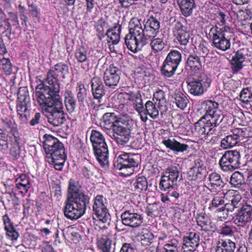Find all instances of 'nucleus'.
<instances>
[{"label":"nucleus","instance_id":"f8f14e48","mask_svg":"<svg viewBox=\"0 0 252 252\" xmlns=\"http://www.w3.org/2000/svg\"><path fill=\"white\" fill-rule=\"evenodd\" d=\"M107 200L102 195H97L94 199L93 212L95 218L102 222L110 220V215L107 208Z\"/></svg>","mask_w":252,"mask_h":252},{"label":"nucleus","instance_id":"f704fd0d","mask_svg":"<svg viewBox=\"0 0 252 252\" xmlns=\"http://www.w3.org/2000/svg\"><path fill=\"white\" fill-rule=\"evenodd\" d=\"M172 97L174 99L173 102L175 103L177 107L184 110L189 103V100L186 95L181 92L176 91Z\"/></svg>","mask_w":252,"mask_h":252},{"label":"nucleus","instance_id":"6e6d98bb","mask_svg":"<svg viewBox=\"0 0 252 252\" xmlns=\"http://www.w3.org/2000/svg\"><path fill=\"white\" fill-rule=\"evenodd\" d=\"M108 27V24L103 19H99L96 22V29L98 32V38L101 39L104 37L105 35L103 34L104 30Z\"/></svg>","mask_w":252,"mask_h":252},{"label":"nucleus","instance_id":"f257e3e1","mask_svg":"<svg viewBox=\"0 0 252 252\" xmlns=\"http://www.w3.org/2000/svg\"><path fill=\"white\" fill-rule=\"evenodd\" d=\"M53 73V71H50L48 74L49 85L40 84L37 86L35 96L48 122L54 126L58 127L65 123L66 114L59 97L60 83L55 78L50 79Z\"/></svg>","mask_w":252,"mask_h":252},{"label":"nucleus","instance_id":"a878e982","mask_svg":"<svg viewBox=\"0 0 252 252\" xmlns=\"http://www.w3.org/2000/svg\"><path fill=\"white\" fill-rule=\"evenodd\" d=\"M162 143L167 148L176 153H183L186 151L189 145L186 144L181 143L175 138H168L163 140Z\"/></svg>","mask_w":252,"mask_h":252},{"label":"nucleus","instance_id":"cd10ccee","mask_svg":"<svg viewBox=\"0 0 252 252\" xmlns=\"http://www.w3.org/2000/svg\"><path fill=\"white\" fill-rule=\"evenodd\" d=\"M18 101L17 104V112L27 113L28 110L27 104L29 102L28 93L21 89L18 92Z\"/></svg>","mask_w":252,"mask_h":252},{"label":"nucleus","instance_id":"0e129e2a","mask_svg":"<svg viewBox=\"0 0 252 252\" xmlns=\"http://www.w3.org/2000/svg\"><path fill=\"white\" fill-rule=\"evenodd\" d=\"M120 252H136V250L134 245L125 243L122 245Z\"/></svg>","mask_w":252,"mask_h":252},{"label":"nucleus","instance_id":"f03ea898","mask_svg":"<svg viewBox=\"0 0 252 252\" xmlns=\"http://www.w3.org/2000/svg\"><path fill=\"white\" fill-rule=\"evenodd\" d=\"M43 139V146L49 163L56 170L61 171L66 159L63 144L50 134H45Z\"/></svg>","mask_w":252,"mask_h":252},{"label":"nucleus","instance_id":"603ef678","mask_svg":"<svg viewBox=\"0 0 252 252\" xmlns=\"http://www.w3.org/2000/svg\"><path fill=\"white\" fill-rule=\"evenodd\" d=\"M195 129L199 134L202 135H212L213 133L210 128V126L206 120L204 121L198 126H195Z\"/></svg>","mask_w":252,"mask_h":252},{"label":"nucleus","instance_id":"69168bd1","mask_svg":"<svg viewBox=\"0 0 252 252\" xmlns=\"http://www.w3.org/2000/svg\"><path fill=\"white\" fill-rule=\"evenodd\" d=\"M5 231L7 236L12 241L16 240L19 236L18 232L16 231L14 227H12L11 229H8Z\"/></svg>","mask_w":252,"mask_h":252},{"label":"nucleus","instance_id":"72a5a7b5","mask_svg":"<svg viewBox=\"0 0 252 252\" xmlns=\"http://www.w3.org/2000/svg\"><path fill=\"white\" fill-rule=\"evenodd\" d=\"M64 104L67 111L71 113L77 106V101L73 93L70 91H66L64 94Z\"/></svg>","mask_w":252,"mask_h":252},{"label":"nucleus","instance_id":"9b49d317","mask_svg":"<svg viewBox=\"0 0 252 252\" xmlns=\"http://www.w3.org/2000/svg\"><path fill=\"white\" fill-rule=\"evenodd\" d=\"M181 179L182 175L177 166H171L168 167L161 177L159 188L163 191L176 188L178 182Z\"/></svg>","mask_w":252,"mask_h":252},{"label":"nucleus","instance_id":"393cba45","mask_svg":"<svg viewBox=\"0 0 252 252\" xmlns=\"http://www.w3.org/2000/svg\"><path fill=\"white\" fill-rule=\"evenodd\" d=\"M226 195L229 197L228 202L226 203L228 207L235 211L236 209L241 208L243 205L242 203V196L236 190H229L226 193Z\"/></svg>","mask_w":252,"mask_h":252},{"label":"nucleus","instance_id":"a19ab883","mask_svg":"<svg viewBox=\"0 0 252 252\" xmlns=\"http://www.w3.org/2000/svg\"><path fill=\"white\" fill-rule=\"evenodd\" d=\"M139 237L142 245L144 246H147L152 243L154 236L148 229L143 228L142 229Z\"/></svg>","mask_w":252,"mask_h":252},{"label":"nucleus","instance_id":"37998d69","mask_svg":"<svg viewBox=\"0 0 252 252\" xmlns=\"http://www.w3.org/2000/svg\"><path fill=\"white\" fill-rule=\"evenodd\" d=\"M132 186L134 190L138 192L146 191L148 189V184L146 178L143 176L136 178Z\"/></svg>","mask_w":252,"mask_h":252},{"label":"nucleus","instance_id":"e2e57ef3","mask_svg":"<svg viewBox=\"0 0 252 252\" xmlns=\"http://www.w3.org/2000/svg\"><path fill=\"white\" fill-rule=\"evenodd\" d=\"M29 8L28 10L31 13V15L34 17L39 18L40 16V11L38 8L37 6L34 3H28Z\"/></svg>","mask_w":252,"mask_h":252},{"label":"nucleus","instance_id":"09e8293b","mask_svg":"<svg viewBox=\"0 0 252 252\" xmlns=\"http://www.w3.org/2000/svg\"><path fill=\"white\" fill-rule=\"evenodd\" d=\"M211 187L216 189L217 188H221L223 186V182L220 176L216 172L212 173L209 175V178Z\"/></svg>","mask_w":252,"mask_h":252},{"label":"nucleus","instance_id":"4be33fe9","mask_svg":"<svg viewBox=\"0 0 252 252\" xmlns=\"http://www.w3.org/2000/svg\"><path fill=\"white\" fill-rule=\"evenodd\" d=\"M182 14L186 17L198 12L195 0H177Z\"/></svg>","mask_w":252,"mask_h":252},{"label":"nucleus","instance_id":"aec40b11","mask_svg":"<svg viewBox=\"0 0 252 252\" xmlns=\"http://www.w3.org/2000/svg\"><path fill=\"white\" fill-rule=\"evenodd\" d=\"M81 186L80 185L78 181H75L73 179H70L68 183L67 199H78L82 198H90L81 190Z\"/></svg>","mask_w":252,"mask_h":252},{"label":"nucleus","instance_id":"2eb2a0df","mask_svg":"<svg viewBox=\"0 0 252 252\" xmlns=\"http://www.w3.org/2000/svg\"><path fill=\"white\" fill-rule=\"evenodd\" d=\"M121 71L119 68L110 64L105 70L103 74V80L105 85L110 89H115L120 79Z\"/></svg>","mask_w":252,"mask_h":252},{"label":"nucleus","instance_id":"f3484780","mask_svg":"<svg viewBox=\"0 0 252 252\" xmlns=\"http://www.w3.org/2000/svg\"><path fill=\"white\" fill-rule=\"evenodd\" d=\"M122 223L127 226L136 228L143 223V217L130 210L124 211L121 215Z\"/></svg>","mask_w":252,"mask_h":252},{"label":"nucleus","instance_id":"c756f323","mask_svg":"<svg viewBox=\"0 0 252 252\" xmlns=\"http://www.w3.org/2000/svg\"><path fill=\"white\" fill-rule=\"evenodd\" d=\"M121 26L118 23L116 24L112 28L109 29L105 35H107L108 43L111 42L113 45L117 44L120 39Z\"/></svg>","mask_w":252,"mask_h":252},{"label":"nucleus","instance_id":"4d7b16f0","mask_svg":"<svg viewBox=\"0 0 252 252\" xmlns=\"http://www.w3.org/2000/svg\"><path fill=\"white\" fill-rule=\"evenodd\" d=\"M4 13L0 8V31L4 32L9 31L10 32L11 29L10 24L5 22L4 19Z\"/></svg>","mask_w":252,"mask_h":252},{"label":"nucleus","instance_id":"c9c22d12","mask_svg":"<svg viewBox=\"0 0 252 252\" xmlns=\"http://www.w3.org/2000/svg\"><path fill=\"white\" fill-rule=\"evenodd\" d=\"M141 113L145 115H149L153 119H156L158 117V110L156 106L155 103L151 100L147 101L144 105V110Z\"/></svg>","mask_w":252,"mask_h":252},{"label":"nucleus","instance_id":"ddd939ff","mask_svg":"<svg viewBox=\"0 0 252 252\" xmlns=\"http://www.w3.org/2000/svg\"><path fill=\"white\" fill-rule=\"evenodd\" d=\"M233 222L238 226L244 227L252 220V202L247 201L233 217Z\"/></svg>","mask_w":252,"mask_h":252},{"label":"nucleus","instance_id":"4c0bfd02","mask_svg":"<svg viewBox=\"0 0 252 252\" xmlns=\"http://www.w3.org/2000/svg\"><path fill=\"white\" fill-rule=\"evenodd\" d=\"M235 248V243L231 240H222L221 242H219L216 252H234Z\"/></svg>","mask_w":252,"mask_h":252},{"label":"nucleus","instance_id":"20e7f679","mask_svg":"<svg viewBox=\"0 0 252 252\" xmlns=\"http://www.w3.org/2000/svg\"><path fill=\"white\" fill-rule=\"evenodd\" d=\"M90 140L97 160L102 167L108 168L109 166L108 149L103 135L94 129L91 132Z\"/></svg>","mask_w":252,"mask_h":252},{"label":"nucleus","instance_id":"bf43d9fd","mask_svg":"<svg viewBox=\"0 0 252 252\" xmlns=\"http://www.w3.org/2000/svg\"><path fill=\"white\" fill-rule=\"evenodd\" d=\"M224 202V201L222 197L214 196L208 209L211 211H214V208H217L219 207V206L223 204Z\"/></svg>","mask_w":252,"mask_h":252},{"label":"nucleus","instance_id":"dca6fc26","mask_svg":"<svg viewBox=\"0 0 252 252\" xmlns=\"http://www.w3.org/2000/svg\"><path fill=\"white\" fill-rule=\"evenodd\" d=\"M243 138V130L239 128L234 129L231 133L221 140L220 146L223 149H230L239 144Z\"/></svg>","mask_w":252,"mask_h":252},{"label":"nucleus","instance_id":"864d4df0","mask_svg":"<svg viewBox=\"0 0 252 252\" xmlns=\"http://www.w3.org/2000/svg\"><path fill=\"white\" fill-rule=\"evenodd\" d=\"M75 56L79 63H84L87 61V51L83 47H80L75 50Z\"/></svg>","mask_w":252,"mask_h":252},{"label":"nucleus","instance_id":"c03bdc74","mask_svg":"<svg viewBox=\"0 0 252 252\" xmlns=\"http://www.w3.org/2000/svg\"><path fill=\"white\" fill-rule=\"evenodd\" d=\"M150 45L152 50L156 52L161 51L165 47L163 37H152L149 41Z\"/></svg>","mask_w":252,"mask_h":252},{"label":"nucleus","instance_id":"c85d7f7f","mask_svg":"<svg viewBox=\"0 0 252 252\" xmlns=\"http://www.w3.org/2000/svg\"><path fill=\"white\" fill-rule=\"evenodd\" d=\"M141 21V18H132L129 22V33H133L136 36L145 37V27L144 29L142 28Z\"/></svg>","mask_w":252,"mask_h":252},{"label":"nucleus","instance_id":"39448f33","mask_svg":"<svg viewBox=\"0 0 252 252\" xmlns=\"http://www.w3.org/2000/svg\"><path fill=\"white\" fill-rule=\"evenodd\" d=\"M211 79L204 72L195 74L186 80L188 88L190 94L194 96H201L210 87Z\"/></svg>","mask_w":252,"mask_h":252},{"label":"nucleus","instance_id":"58836bf2","mask_svg":"<svg viewBox=\"0 0 252 252\" xmlns=\"http://www.w3.org/2000/svg\"><path fill=\"white\" fill-rule=\"evenodd\" d=\"M50 71H53L54 73H53V76L50 77V79H51L55 78L56 79H57L58 80V81H59V80H58L57 77L56 76H55V71H56L59 73H61L62 74L64 75L65 74L68 73L69 72V67L67 64H66L63 63H57L54 66V70H50L48 71V72L47 73V77L46 81L44 83H42V84H44L45 85H49L48 84V75ZM58 82L59 83V82Z\"/></svg>","mask_w":252,"mask_h":252},{"label":"nucleus","instance_id":"5701e85b","mask_svg":"<svg viewBox=\"0 0 252 252\" xmlns=\"http://www.w3.org/2000/svg\"><path fill=\"white\" fill-rule=\"evenodd\" d=\"M206 170L203 164H196L187 172L188 179L196 183L201 182L206 175Z\"/></svg>","mask_w":252,"mask_h":252},{"label":"nucleus","instance_id":"774afa93","mask_svg":"<svg viewBox=\"0 0 252 252\" xmlns=\"http://www.w3.org/2000/svg\"><path fill=\"white\" fill-rule=\"evenodd\" d=\"M2 220L5 230L8 229H11L12 227H14L12 222L7 214H5L2 217Z\"/></svg>","mask_w":252,"mask_h":252},{"label":"nucleus","instance_id":"5fc2aeb1","mask_svg":"<svg viewBox=\"0 0 252 252\" xmlns=\"http://www.w3.org/2000/svg\"><path fill=\"white\" fill-rule=\"evenodd\" d=\"M177 38L181 45H186L190 39L189 33L186 31H180L176 33Z\"/></svg>","mask_w":252,"mask_h":252},{"label":"nucleus","instance_id":"6ab92c4d","mask_svg":"<svg viewBox=\"0 0 252 252\" xmlns=\"http://www.w3.org/2000/svg\"><path fill=\"white\" fill-rule=\"evenodd\" d=\"M145 23V37L150 41L152 37H154L158 32L160 28L159 21L153 15L150 16L144 20Z\"/></svg>","mask_w":252,"mask_h":252},{"label":"nucleus","instance_id":"7ed1b4c3","mask_svg":"<svg viewBox=\"0 0 252 252\" xmlns=\"http://www.w3.org/2000/svg\"><path fill=\"white\" fill-rule=\"evenodd\" d=\"M209 35L212 39V45L218 50L225 51L230 48V40L234 35L233 30L228 26L212 27Z\"/></svg>","mask_w":252,"mask_h":252},{"label":"nucleus","instance_id":"6e6552de","mask_svg":"<svg viewBox=\"0 0 252 252\" xmlns=\"http://www.w3.org/2000/svg\"><path fill=\"white\" fill-rule=\"evenodd\" d=\"M133 121L127 117L121 120L112 130L117 144L124 146L127 144L131 138V131L133 128Z\"/></svg>","mask_w":252,"mask_h":252},{"label":"nucleus","instance_id":"7c9ffc66","mask_svg":"<svg viewBox=\"0 0 252 252\" xmlns=\"http://www.w3.org/2000/svg\"><path fill=\"white\" fill-rule=\"evenodd\" d=\"M223 115L220 111H217L213 115H204L195 124V126L197 127L204 121H207L214 124V126H219L222 121Z\"/></svg>","mask_w":252,"mask_h":252},{"label":"nucleus","instance_id":"338daca9","mask_svg":"<svg viewBox=\"0 0 252 252\" xmlns=\"http://www.w3.org/2000/svg\"><path fill=\"white\" fill-rule=\"evenodd\" d=\"M20 147L19 145L12 146L10 150V155L15 159H17L20 156Z\"/></svg>","mask_w":252,"mask_h":252},{"label":"nucleus","instance_id":"a211bd4d","mask_svg":"<svg viewBox=\"0 0 252 252\" xmlns=\"http://www.w3.org/2000/svg\"><path fill=\"white\" fill-rule=\"evenodd\" d=\"M249 57V51L247 48H242L235 52L230 61L231 68L234 72L241 70L243 63Z\"/></svg>","mask_w":252,"mask_h":252},{"label":"nucleus","instance_id":"79ce46f5","mask_svg":"<svg viewBox=\"0 0 252 252\" xmlns=\"http://www.w3.org/2000/svg\"><path fill=\"white\" fill-rule=\"evenodd\" d=\"M234 211L225 204L216 210V212L218 214L220 220L221 221L225 220L231 217Z\"/></svg>","mask_w":252,"mask_h":252},{"label":"nucleus","instance_id":"bb28decb","mask_svg":"<svg viewBox=\"0 0 252 252\" xmlns=\"http://www.w3.org/2000/svg\"><path fill=\"white\" fill-rule=\"evenodd\" d=\"M126 117H122L118 119H115L114 113H105L102 119L101 126L107 129H112L114 128L117 124L120 122L121 120H124Z\"/></svg>","mask_w":252,"mask_h":252},{"label":"nucleus","instance_id":"2f4dec72","mask_svg":"<svg viewBox=\"0 0 252 252\" xmlns=\"http://www.w3.org/2000/svg\"><path fill=\"white\" fill-rule=\"evenodd\" d=\"M187 63V66L195 74L203 72L202 71L201 62L198 56L195 55H189Z\"/></svg>","mask_w":252,"mask_h":252},{"label":"nucleus","instance_id":"0eeeda50","mask_svg":"<svg viewBox=\"0 0 252 252\" xmlns=\"http://www.w3.org/2000/svg\"><path fill=\"white\" fill-rule=\"evenodd\" d=\"M138 155L129 153H124L116 157L114 166L121 172L120 174L124 176L131 175L134 171V168L138 165Z\"/></svg>","mask_w":252,"mask_h":252},{"label":"nucleus","instance_id":"13d9d810","mask_svg":"<svg viewBox=\"0 0 252 252\" xmlns=\"http://www.w3.org/2000/svg\"><path fill=\"white\" fill-rule=\"evenodd\" d=\"M240 100L246 103L252 102V93L248 89L245 88L242 90L240 94Z\"/></svg>","mask_w":252,"mask_h":252},{"label":"nucleus","instance_id":"423d86ee","mask_svg":"<svg viewBox=\"0 0 252 252\" xmlns=\"http://www.w3.org/2000/svg\"><path fill=\"white\" fill-rule=\"evenodd\" d=\"M67 199L63 208V213L66 218L71 220H76L83 216L87 206L90 203V198Z\"/></svg>","mask_w":252,"mask_h":252},{"label":"nucleus","instance_id":"de8ad7c7","mask_svg":"<svg viewBox=\"0 0 252 252\" xmlns=\"http://www.w3.org/2000/svg\"><path fill=\"white\" fill-rule=\"evenodd\" d=\"M76 91L78 102L81 103H84L86 100L88 94V91L85 85L81 82L78 83L76 85Z\"/></svg>","mask_w":252,"mask_h":252},{"label":"nucleus","instance_id":"b1692460","mask_svg":"<svg viewBox=\"0 0 252 252\" xmlns=\"http://www.w3.org/2000/svg\"><path fill=\"white\" fill-rule=\"evenodd\" d=\"M200 241L199 235L198 233L191 232L189 233L188 236L183 238V248L188 249V251H194L199 246Z\"/></svg>","mask_w":252,"mask_h":252},{"label":"nucleus","instance_id":"680f3d73","mask_svg":"<svg viewBox=\"0 0 252 252\" xmlns=\"http://www.w3.org/2000/svg\"><path fill=\"white\" fill-rule=\"evenodd\" d=\"M8 148L7 137L4 133L1 132L0 136V152L6 151Z\"/></svg>","mask_w":252,"mask_h":252},{"label":"nucleus","instance_id":"49530a36","mask_svg":"<svg viewBox=\"0 0 252 252\" xmlns=\"http://www.w3.org/2000/svg\"><path fill=\"white\" fill-rule=\"evenodd\" d=\"M0 71L6 75L12 73V65L9 59L3 57L0 59Z\"/></svg>","mask_w":252,"mask_h":252},{"label":"nucleus","instance_id":"052dcab7","mask_svg":"<svg viewBox=\"0 0 252 252\" xmlns=\"http://www.w3.org/2000/svg\"><path fill=\"white\" fill-rule=\"evenodd\" d=\"M179 242L176 239L172 240L169 243L165 244L162 248L168 250L169 252H178Z\"/></svg>","mask_w":252,"mask_h":252},{"label":"nucleus","instance_id":"1a4fd4ad","mask_svg":"<svg viewBox=\"0 0 252 252\" xmlns=\"http://www.w3.org/2000/svg\"><path fill=\"white\" fill-rule=\"evenodd\" d=\"M220 168L224 172H232L242 166L241 154L236 150L224 152L219 160Z\"/></svg>","mask_w":252,"mask_h":252},{"label":"nucleus","instance_id":"4468645a","mask_svg":"<svg viewBox=\"0 0 252 252\" xmlns=\"http://www.w3.org/2000/svg\"><path fill=\"white\" fill-rule=\"evenodd\" d=\"M125 44L127 48L133 53L142 50V48L149 43L147 38L133 33H127L125 38Z\"/></svg>","mask_w":252,"mask_h":252},{"label":"nucleus","instance_id":"8fccbe9b","mask_svg":"<svg viewBox=\"0 0 252 252\" xmlns=\"http://www.w3.org/2000/svg\"><path fill=\"white\" fill-rule=\"evenodd\" d=\"M20 180L21 182L17 183L16 185L17 188L18 189L22 190L21 191L22 193H26L30 188V181L29 179L27 178L25 175L21 176Z\"/></svg>","mask_w":252,"mask_h":252},{"label":"nucleus","instance_id":"9d476101","mask_svg":"<svg viewBox=\"0 0 252 252\" xmlns=\"http://www.w3.org/2000/svg\"><path fill=\"white\" fill-rule=\"evenodd\" d=\"M182 58V54L180 51L176 50L170 51L161 66V74L167 78L173 76L181 62Z\"/></svg>","mask_w":252,"mask_h":252},{"label":"nucleus","instance_id":"ea45409f","mask_svg":"<svg viewBox=\"0 0 252 252\" xmlns=\"http://www.w3.org/2000/svg\"><path fill=\"white\" fill-rule=\"evenodd\" d=\"M201 104L202 106L206 111L205 115H213L217 111H220L218 109L219 104L216 101L206 100L202 101Z\"/></svg>","mask_w":252,"mask_h":252},{"label":"nucleus","instance_id":"3c124183","mask_svg":"<svg viewBox=\"0 0 252 252\" xmlns=\"http://www.w3.org/2000/svg\"><path fill=\"white\" fill-rule=\"evenodd\" d=\"M95 166L92 163L87 161L84 163L82 167V173L83 175L87 178H90L93 175V173L95 170Z\"/></svg>","mask_w":252,"mask_h":252},{"label":"nucleus","instance_id":"473e14b6","mask_svg":"<svg viewBox=\"0 0 252 252\" xmlns=\"http://www.w3.org/2000/svg\"><path fill=\"white\" fill-rule=\"evenodd\" d=\"M128 99L133 102L135 110L141 114L144 110V105L141 98V95L139 92L134 93L130 92L127 94Z\"/></svg>","mask_w":252,"mask_h":252},{"label":"nucleus","instance_id":"a18cd8bd","mask_svg":"<svg viewBox=\"0 0 252 252\" xmlns=\"http://www.w3.org/2000/svg\"><path fill=\"white\" fill-rule=\"evenodd\" d=\"M97 244L99 249L103 252H110L112 248V241L107 236H103L98 240Z\"/></svg>","mask_w":252,"mask_h":252},{"label":"nucleus","instance_id":"e433bc0d","mask_svg":"<svg viewBox=\"0 0 252 252\" xmlns=\"http://www.w3.org/2000/svg\"><path fill=\"white\" fill-rule=\"evenodd\" d=\"M229 183L235 188H242L246 184L244 175L239 171L234 172L230 177Z\"/></svg>","mask_w":252,"mask_h":252},{"label":"nucleus","instance_id":"412c9836","mask_svg":"<svg viewBox=\"0 0 252 252\" xmlns=\"http://www.w3.org/2000/svg\"><path fill=\"white\" fill-rule=\"evenodd\" d=\"M91 91L94 99L97 100L98 102H102V98L105 95L104 86L100 78L94 77L91 81Z\"/></svg>","mask_w":252,"mask_h":252}]
</instances>
